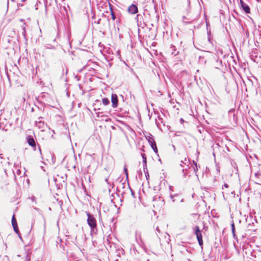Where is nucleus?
Listing matches in <instances>:
<instances>
[{
    "instance_id": "nucleus-23",
    "label": "nucleus",
    "mask_w": 261,
    "mask_h": 261,
    "mask_svg": "<svg viewBox=\"0 0 261 261\" xmlns=\"http://www.w3.org/2000/svg\"><path fill=\"white\" fill-rule=\"evenodd\" d=\"M154 152L157 153L158 152V148L156 145H153V147H151Z\"/></svg>"
},
{
    "instance_id": "nucleus-4",
    "label": "nucleus",
    "mask_w": 261,
    "mask_h": 261,
    "mask_svg": "<svg viewBox=\"0 0 261 261\" xmlns=\"http://www.w3.org/2000/svg\"><path fill=\"white\" fill-rule=\"evenodd\" d=\"M4 119L2 115L0 116V128L3 130L7 131L8 129L11 127V124H7V123L5 124V126H3L4 124V122H2V120Z\"/></svg>"
},
{
    "instance_id": "nucleus-42",
    "label": "nucleus",
    "mask_w": 261,
    "mask_h": 261,
    "mask_svg": "<svg viewBox=\"0 0 261 261\" xmlns=\"http://www.w3.org/2000/svg\"><path fill=\"white\" fill-rule=\"evenodd\" d=\"M39 150L40 151H41V149H40V147H39Z\"/></svg>"
},
{
    "instance_id": "nucleus-11",
    "label": "nucleus",
    "mask_w": 261,
    "mask_h": 261,
    "mask_svg": "<svg viewBox=\"0 0 261 261\" xmlns=\"http://www.w3.org/2000/svg\"><path fill=\"white\" fill-rule=\"evenodd\" d=\"M41 118L42 117H39L38 120L36 121V126L39 128H43L44 126V122L40 120Z\"/></svg>"
},
{
    "instance_id": "nucleus-8",
    "label": "nucleus",
    "mask_w": 261,
    "mask_h": 261,
    "mask_svg": "<svg viewBox=\"0 0 261 261\" xmlns=\"http://www.w3.org/2000/svg\"><path fill=\"white\" fill-rule=\"evenodd\" d=\"M128 12L132 14H135L138 13V9L137 5L135 4H132L128 8Z\"/></svg>"
},
{
    "instance_id": "nucleus-32",
    "label": "nucleus",
    "mask_w": 261,
    "mask_h": 261,
    "mask_svg": "<svg viewBox=\"0 0 261 261\" xmlns=\"http://www.w3.org/2000/svg\"><path fill=\"white\" fill-rule=\"evenodd\" d=\"M105 181L107 182V184L110 185V186H111V185L110 184V183L108 181V178H106L105 179Z\"/></svg>"
},
{
    "instance_id": "nucleus-45",
    "label": "nucleus",
    "mask_w": 261,
    "mask_h": 261,
    "mask_svg": "<svg viewBox=\"0 0 261 261\" xmlns=\"http://www.w3.org/2000/svg\"><path fill=\"white\" fill-rule=\"evenodd\" d=\"M11 1H12L13 2H14V0H11Z\"/></svg>"
},
{
    "instance_id": "nucleus-22",
    "label": "nucleus",
    "mask_w": 261,
    "mask_h": 261,
    "mask_svg": "<svg viewBox=\"0 0 261 261\" xmlns=\"http://www.w3.org/2000/svg\"><path fill=\"white\" fill-rule=\"evenodd\" d=\"M111 12L112 18L113 20H114L116 17V16H115L114 13L113 12L112 8H111Z\"/></svg>"
},
{
    "instance_id": "nucleus-1",
    "label": "nucleus",
    "mask_w": 261,
    "mask_h": 261,
    "mask_svg": "<svg viewBox=\"0 0 261 261\" xmlns=\"http://www.w3.org/2000/svg\"><path fill=\"white\" fill-rule=\"evenodd\" d=\"M87 218V223L91 229V233H96L97 232L96 220L93 215L90 214L89 212H86Z\"/></svg>"
},
{
    "instance_id": "nucleus-24",
    "label": "nucleus",
    "mask_w": 261,
    "mask_h": 261,
    "mask_svg": "<svg viewBox=\"0 0 261 261\" xmlns=\"http://www.w3.org/2000/svg\"><path fill=\"white\" fill-rule=\"evenodd\" d=\"M124 171L126 175V178H128V172H127V169L126 166H125L124 167Z\"/></svg>"
},
{
    "instance_id": "nucleus-6",
    "label": "nucleus",
    "mask_w": 261,
    "mask_h": 261,
    "mask_svg": "<svg viewBox=\"0 0 261 261\" xmlns=\"http://www.w3.org/2000/svg\"><path fill=\"white\" fill-rule=\"evenodd\" d=\"M240 5L241 8L246 13H250V9L248 5L245 3L243 0H240Z\"/></svg>"
},
{
    "instance_id": "nucleus-9",
    "label": "nucleus",
    "mask_w": 261,
    "mask_h": 261,
    "mask_svg": "<svg viewBox=\"0 0 261 261\" xmlns=\"http://www.w3.org/2000/svg\"><path fill=\"white\" fill-rule=\"evenodd\" d=\"M170 197L172 199L173 202L177 201L179 200H180V202L183 201V199H181L179 195L178 194L172 195L170 194Z\"/></svg>"
},
{
    "instance_id": "nucleus-2",
    "label": "nucleus",
    "mask_w": 261,
    "mask_h": 261,
    "mask_svg": "<svg viewBox=\"0 0 261 261\" xmlns=\"http://www.w3.org/2000/svg\"><path fill=\"white\" fill-rule=\"evenodd\" d=\"M194 230L199 245L202 246L203 245L202 236L199 227L198 226H196L194 228Z\"/></svg>"
},
{
    "instance_id": "nucleus-31",
    "label": "nucleus",
    "mask_w": 261,
    "mask_h": 261,
    "mask_svg": "<svg viewBox=\"0 0 261 261\" xmlns=\"http://www.w3.org/2000/svg\"><path fill=\"white\" fill-rule=\"evenodd\" d=\"M25 34V28L24 27H23V32L22 34L24 36Z\"/></svg>"
},
{
    "instance_id": "nucleus-41",
    "label": "nucleus",
    "mask_w": 261,
    "mask_h": 261,
    "mask_svg": "<svg viewBox=\"0 0 261 261\" xmlns=\"http://www.w3.org/2000/svg\"><path fill=\"white\" fill-rule=\"evenodd\" d=\"M139 174H140L141 175H142V173L141 171H140V172H139Z\"/></svg>"
},
{
    "instance_id": "nucleus-16",
    "label": "nucleus",
    "mask_w": 261,
    "mask_h": 261,
    "mask_svg": "<svg viewBox=\"0 0 261 261\" xmlns=\"http://www.w3.org/2000/svg\"><path fill=\"white\" fill-rule=\"evenodd\" d=\"M14 231L18 234L19 238L22 240L21 234L19 232L17 225L13 226Z\"/></svg>"
},
{
    "instance_id": "nucleus-7",
    "label": "nucleus",
    "mask_w": 261,
    "mask_h": 261,
    "mask_svg": "<svg viewBox=\"0 0 261 261\" xmlns=\"http://www.w3.org/2000/svg\"><path fill=\"white\" fill-rule=\"evenodd\" d=\"M111 101L112 107L114 108H116L118 104V99L117 95L116 94H112L111 95Z\"/></svg>"
},
{
    "instance_id": "nucleus-34",
    "label": "nucleus",
    "mask_w": 261,
    "mask_h": 261,
    "mask_svg": "<svg viewBox=\"0 0 261 261\" xmlns=\"http://www.w3.org/2000/svg\"><path fill=\"white\" fill-rule=\"evenodd\" d=\"M224 187L225 188H227L228 187V185L227 184H224Z\"/></svg>"
},
{
    "instance_id": "nucleus-44",
    "label": "nucleus",
    "mask_w": 261,
    "mask_h": 261,
    "mask_svg": "<svg viewBox=\"0 0 261 261\" xmlns=\"http://www.w3.org/2000/svg\"><path fill=\"white\" fill-rule=\"evenodd\" d=\"M7 4L8 5L9 4V1L7 0Z\"/></svg>"
},
{
    "instance_id": "nucleus-37",
    "label": "nucleus",
    "mask_w": 261,
    "mask_h": 261,
    "mask_svg": "<svg viewBox=\"0 0 261 261\" xmlns=\"http://www.w3.org/2000/svg\"><path fill=\"white\" fill-rule=\"evenodd\" d=\"M0 158H1V159L3 158V154H0Z\"/></svg>"
},
{
    "instance_id": "nucleus-14",
    "label": "nucleus",
    "mask_w": 261,
    "mask_h": 261,
    "mask_svg": "<svg viewBox=\"0 0 261 261\" xmlns=\"http://www.w3.org/2000/svg\"><path fill=\"white\" fill-rule=\"evenodd\" d=\"M145 138L147 140L148 143L151 141H153V142H154V139L151 134L148 133L146 135H145Z\"/></svg>"
},
{
    "instance_id": "nucleus-30",
    "label": "nucleus",
    "mask_w": 261,
    "mask_h": 261,
    "mask_svg": "<svg viewBox=\"0 0 261 261\" xmlns=\"http://www.w3.org/2000/svg\"><path fill=\"white\" fill-rule=\"evenodd\" d=\"M207 39H208V42L210 43H212V39L211 38V36H207Z\"/></svg>"
},
{
    "instance_id": "nucleus-28",
    "label": "nucleus",
    "mask_w": 261,
    "mask_h": 261,
    "mask_svg": "<svg viewBox=\"0 0 261 261\" xmlns=\"http://www.w3.org/2000/svg\"><path fill=\"white\" fill-rule=\"evenodd\" d=\"M149 143L151 147H153V145H156V143L154 141V142H153V141H151V142H149Z\"/></svg>"
},
{
    "instance_id": "nucleus-15",
    "label": "nucleus",
    "mask_w": 261,
    "mask_h": 261,
    "mask_svg": "<svg viewBox=\"0 0 261 261\" xmlns=\"http://www.w3.org/2000/svg\"><path fill=\"white\" fill-rule=\"evenodd\" d=\"M14 231L18 234L19 238L22 240L21 234L19 232L17 225L13 226Z\"/></svg>"
},
{
    "instance_id": "nucleus-25",
    "label": "nucleus",
    "mask_w": 261,
    "mask_h": 261,
    "mask_svg": "<svg viewBox=\"0 0 261 261\" xmlns=\"http://www.w3.org/2000/svg\"><path fill=\"white\" fill-rule=\"evenodd\" d=\"M127 186H128L127 188H128V189L130 191L132 195L133 196H134V194H135L134 192V191H133V190L130 188V187H129V184H127Z\"/></svg>"
},
{
    "instance_id": "nucleus-19",
    "label": "nucleus",
    "mask_w": 261,
    "mask_h": 261,
    "mask_svg": "<svg viewBox=\"0 0 261 261\" xmlns=\"http://www.w3.org/2000/svg\"><path fill=\"white\" fill-rule=\"evenodd\" d=\"M125 184L124 182L120 183L119 186L117 187V191L119 192H121V190H120V188H122V189H124L125 187Z\"/></svg>"
},
{
    "instance_id": "nucleus-10",
    "label": "nucleus",
    "mask_w": 261,
    "mask_h": 261,
    "mask_svg": "<svg viewBox=\"0 0 261 261\" xmlns=\"http://www.w3.org/2000/svg\"><path fill=\"white\" fill-rule=\"evenodd\" d=\"M231 228L233 238L238 241V238L236 234V228L234 226V223L233 221H232L231 223Z\"/></svg>"
},
{
    "instance_id": "nucleus-40",
    "label": "nucleus",
    "mask_w": 261,
    "mask_h": 261,
    "mask_svg": "<svg viewBox=\"0 0 261 261\" xmlns=\"http://www.w3.org/2000/svg\"><path fill=\"white\" fill-rule=\"evenodd\" d=\"M169 188H170V191H172V187H171V186H170V187H169Z\"/></svg>"
},
{
    "instance_id": "nucleus-39",
    "label": "nucleus",
    "mask_w": 261,
    "mask_h": 261,
    "mask_svg": "<svg viewBox=\"0 0 261 261\" xmlns=\"http://www.w3.org/2000/svg\"><path fill=\"white\" fill-rule=\"evenodd\" d=\"M180 122H184V120H183V119H182V118H181V119H180Z\"/></svg>"
},
{
    "instance_id": "nucleus-18",
    "label": "nucleus",
    "mask_w": 261,
    "mask_h": 261,
    "mask_svg": "<svg viewBox=\"0 0 261 261\" xmlns=\"http://www.w3.org/2000/svg\"><path fill=\"white\" fill-rule=\"evenodd\" d=\"M193 165L194 166L193 167V169H194V171L196 173L197 171H198V166H197V164L194 161H193Z\"/></svg>"
},
{
    "instance_id": "nucleus-13",
    "label": "nucleus",
    "mask_w": 261,
    "mask_h": 261,
    "mask_svg": "<svg viewBox=\"0 0 261 261\" xmlns=\"http://www.w3.org/2000/svg\"><path fill=\"white\" fill-rule=\"evenodd\" d=\"M141 156L142 157L143 159V169H146V167L147 166V160H146V157L144 153H141Z\"/></svg>"
},
{
    "instance_id": "nucleus-36",
    "label": "nucleus",
    "mask_w": 261,
    "mask_h": 261,
    "mask_svg": "<svg viewBox=\"0 0 261 261\" xmlns=\"http://www.w3.org/2000/svg\"><path fill=\"white\" fill-rule=\"evenodd\" d=\"M207 36H211V32L209 31L208 33H207Z\"/></svg>"
},
{
    "instance_id": "nucleus-33",
    "label": "nucleus",
    "mask_w": 261,
    "mask_h": 261,
    "mask_svg": "<svg viewBox=\"0 0 261 261\" xmlns=\"http://www.w3.org/2000/svg\"><path fill=\"white\" fill-rule=\"evenodd\" d=\"M156 231H157L158 233H159L161 232V231H160V229H159V227H158V226H157V227H156Z\"/></svg>"
},
{
    "instance_id": "nucleus-12",
    "label": "nucleus",
    "mask_w": 261,
    "mask_h": 261,
    "mask_svg": "<svg viewBox=\"0 0 261 261\" xmlns=\"http://www.w3.org/2000/svg\"><path fill=\"white\" fill-rule=\"evenodd\" d=\"M169 51H170L171 54L174 56H175L178 54V51H176L175 46L173 45L170 46Z\"/></svg>"
},
{
    "instance_id": "nucleus-27",
    "label": "nucleus",
    "mask_w": 261,
    "mask_h": 261,
    "mask_svg": "<svg viewBox=\"0 0 261 261\" xmlns=\"http://www.w3.org/2000/svg\"><path fill=\"white\" fill-rule=\"evenodd\" d=\"M31 258L30 256L28 254L25 258V261H30Z\"/></svg>"
},
{
    "instance_id": "nucleus-20",
    "label": "nucleus",
    "mask_w": 261,
    "mask_h": 261,
    "mask_svg": "<svg viewBox=\"0 0 261 261\" xmlns=\"http://www.w3.org/2000/svg\"><path fill=\"white\" fill-rule=\"evenodd\" d=\"M12 226L17 225V221L14 216H13L12 218Z\"/></svg>"
},
{
    "instance_id": "nucleus-43",
    "label": "nucleus",
    "mask_w": 261,
    "mask_h": 261,
    "mask_svg": "<svg viewBox=\"0 0 261 261\" xmlns=\"http://www.w3.org/2000/svg\"><path fill=\"white\" fill-rule=\"evenodd\" d=\"M125 193L124 191L122 192V194H124Z\"/></svg>"
},
{
    "instance_id": "nucleus-5",
    "label": "nucleus",
    "mask_w": 261,
    "mask_h": 261,
    "mask_svg": "<svg viewBox=\"0 0 261 261\" xmlns=\"http://www.w3.org/2000/svg\"><path fill=\"white\" fill-rule=\"evenodd\" d=\"M27 140L29 145L33 147L34 149L35 150L36 148V144L33 137L31 135H29L27 137Z\"/></svg>"
},
{
    "instance_id": "nucleus-38",
    "label": "nucleus",
    "mask_w": 261,
    "mask_h": 261,
    "mask_svg": "<svg viewBox=\"0 0 261 261\" xmlns=\"http://www.w3.org/2000/svg\"><path fill=\"white\" fill-rule=\"evenodd\" d=\"M101 19H99L98 21H97V23L98 24H99L100 23V21Z\"/></svg>"
},
{
    "instance_id": "nucleus-29",
    "label": "nucleus",
    "mask_w": 261,
    "mask_h": 261,
    "mask_svg": "<svg viewBox=\"0 0 261 261\" xmlns=\"http://www.w3.org/2000/svg\"><path fill=\"white\" fill-rule=\"evenodd\" d=\"M141 16L140 15V14H138L137 16H136V19H137V22H138V24H139V19L140 18V17H141Z\"/></svg>"
},
{
    "instance_id": "nucleus-17",
    "label": "nucleus",
    "mask_w": 261,
    "mask_h": 261,
    "mask_svg": "<svg viewBox=\"0 0 261 261\" xmlns=\"http://www.w3.org/2000/svg\"><path fill=\"white\" fill-rule=\"evenodd\" d=\"M102 102L105 106H107L110 103V100L107 98H103L102 99Z\"/></svg>"
},
{
    "instance_id": "nucleus-21",
    "label": "nucleus",
    "mask_w": 261,
    "mask_h": 261,
    "mask_svg": "<svg viewBox=\"0 0 261 261\" xmlns=\"http://www.w3.org/2000/svg\"><path fill=\"white\" fill-rule=\"evenodd\" d=\"M143 170H144V172L145 173L146 179H147L149 177V173H148V171L147 168V166L146 167V169H143Z\"/></svg>"
},
{
    "instance_id": "nucleus-3",
    "label": "nucleus",
    "mask_w": 261,
    "mask_h": 261,
    "mask_svg": "<svg viewBox=\"0 0 261 261\" xmlns=\"http://www.w3.org/2000/svg\"><path fill=\"white\" fill-rule=\"evenodd\" d=\"M189 163V161H187V159L185 158V161H181V164H180V166L182 167H184V168L182 169V172L184 173V177H186V171L187 170H188V168H189V165L187 164L188 163Z\"/></svg>"
},
{
    "instance_id": "nucleus-35",
    "label": "nucleus",
    "mask_w": 261,
    "mask_h": 261,
    "mask_svg": "<svg viewBox=\"0 0 261 261\" xmlns=\"http://www.w3.org/2000/svg\"><path fill=\"white\" fill-rule=\"evenodd\" d=\"M63 10H64V11H65V13H67V11H66V8H65V7H63Z\"/></svg>"
},
{
    "instance_id": "nucleus-26",
    "label": "nucleus",
    "mask_w": 261,
    "mask_h": 261,
    "mask_svg": "<svg viewBox=\"0 0 261 261\" xmlns=\"http://www.w3.org/2000/svg\"><path fill=\"white\" fill-rule=\"evenodd\" d=\"M99 223H101L103 224V222L102 221L101 217V213L100 212L99 213Z\"/></svg>"
}]
</instances>
